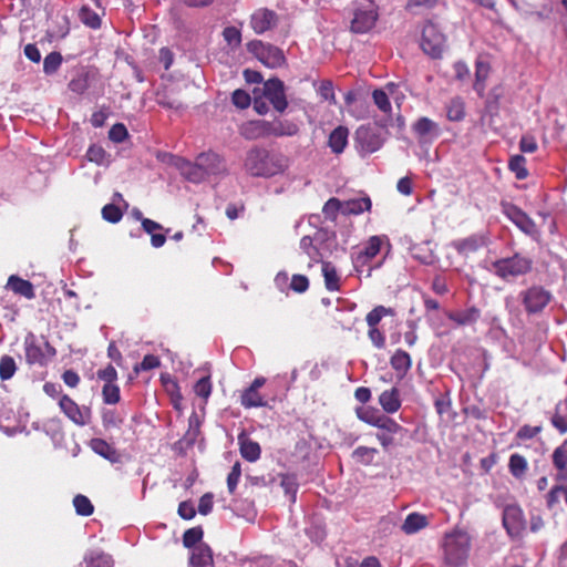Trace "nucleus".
<instances>
[{
  "label": "nucleus",
  "instance_id": "f257e3e1",
  "mask_svg": "<svg viewBox=\"0 0 567 567\" xmlns=\"http://www.w3.org/2000/svg\"><path fill=\"white\" fill-rule=\"evenodd\" d=\"M243 167L251 177L270 178L286 172L289 158L279 151L255 145L246 152Z\"/></svg>",
  "mask_w": 567,
  "mask_h": 567
},
{
  "label": "nucleus",
  "instance_id": "f03ea898",
  "mask_svg": "<svg viewBox=\"0 0 567 567\" xmlns=\"http://www.w3.org/2000/svg\"><path fill=\"white\" fill-rule=\"evenodd\" d=\"M298 132L299 127L295 122L281 118H275L272 121H249L240 127L241 136L249 141L268 138L271 136H293Z\"/></svg>",
  "mask_w": 567,
  "mask_h": 567
},
{
  "label": "nucleus",
  "instance_id": "7ed1b4c3",
  "mask_svg": "<svg viewBox=\"0 0 567 567\" xmlns=\"http://www.w3.org/2000/svg\"><path fill=\"white\" fill-rule=\"evenodd\" d=\"M444 559L453 567L465 565L471 550V536L467 532L455 529L445 535L444 538Z\"/></svg>",
  "mask_w": 567,
  "mask_h": 567
},
{
  "label": "nucleus",
  "instance_id": "20e7f679",
  "mask_svg": "<svg viewBox=\"0 0 567 567\" xmlns=\"http://www.w3.org/2000/svg\"><path fill=\"white\" fill-rule=\"evenodd\" d=\"M533 268V260L519 252H515L512 257L496 259L492 262L493 274L502 280L511 279L527 275Z\"/></svg>",
  "mask_w": 567,
  "mask_h": 567
},
{
  "label": "nucleus",
  "instance_id": "39448f33",
  "mask_svg": "<svg viewBox=\"0 0 567 567\" xmlns=\"http://www.w3.org/2000/svg\"><path fill=\"white\" fill-rule=\"evenodd\" d=\"M24 354L28 364L45 367L56 355V350L44 336L30 332L24 338Z\"/></svg>",
  "mask_w": 567,
  "mask_h": 567
},
{
  "label": "nucleus",
  "instance_id": "423d86ee",
  "mask_svg": "<svg viewBox=\"0 0 567 567\" xmlns=\"http://www.w3.org/2000/svg\"><path fill=\"white\" fill-rule=\"evenodd\" d=\"M248 50L266 66L276 69L286 63V58L281 49L270 43H264L260 40H254L248 43Z\"/></svg>",
  "mask_w": 567,
  "mask_h": 567
},
{
  "label": "nucleus",
  "instance_id": "0eeeda50",
  "mask_svg": "<svg viewBox=\"0 0 567 567\" xmlns=\"http://www.w3.org/2000/svg\"><path fill=\"white\" fill-rule=\"evenodd\" d=\"M445 47V35L437 25L427 21L422 29L421 48L431 58H441Z\"/></svg>",
  "mask_w": 567,
  "mask_h": 567
},
{
  "label": "nucleus",
  "instance_id": "6e6552de",
  "mask_svg": "<svg viewBox=\"0 0 567 567\" xmlns=\"http://www.w3.org/2000/svg\"><path fill=\"white\" fill-rule=\"evenodd\" d=\"M502 213L524 234L528 236L538 235V228L535 221L518 206L503 200L501 203Z\"/></svg>",
  "mask_w": 567,
  "mask_h": 567
},
{
  "label": "nucleus",
  "instance_id": "1a4fd4ad",
  "mask_svg": "<svg viewBox=\"0 0 567 567\" xmlns=\"http://www.w3.org/2000/svg\"><path fill=\"white\" fill-rule=\"evenodd\" d=\"M522 302L527 313H538L550 302L551 293L539 286H533L520 292Z\"/></svg>",
  "mask_w": 567,
  "mask_h": 567
},
{
  "label": "nucleus",
  "instance_id": "9d476101",
  "mask_svg": "<svg viewBox=\"0 0 567 567\" xmlns=\"http://www.w3.org/2000/svg\"><path fill=\"white\" fill-rule=\"evenodd\" d=\"M354 140L358 150L363 154L374 153L383 145L381 134L370 125H361L358 127Z\"/></svg>",
  "mask_w": 567,
  "mask_h": 567
},
{
  "label": "nucleus",
  "instance_id": "9b49d317",
  "mask_svg": "<svg viewBox=\"0 0 567 567\" xmlns=\"http://www.w3.org/2000/svg\"><path fill=\"white\" fill-rule=\"evenodd\" d=\"M378 17V7L373 2L358 8L351 21V31L354 33L368 32L375 25Z\"/></svg>",
  "mask_w": 567,
  "mask_h": 567
},
{
  "label": "nucleus",
  "instance_id": "f8f14e48",
  "mask_svg": "<svg viewBox=\"0 0 567 567\" xmlns=\"http://www.w3.org/2000/svg\"><path fill=\"white\" fill-rule=\"evenodd\" d=\"M264 96L272 104L277 112L282 113L288 106L285 84L278 78L269 79L264 83Z\"/></svg>",
  "mask_w": 567,
  "mask_h": 567
},
{
  "label": "nucleus",
  "instance_id": "ddd939ff",
  "mask_svg": "<svg viewBox=\"0 0 567 567\" xmlns=\"http://www.w3.org/2000/svg\"><path fill=\"white\" fill-rule=\"evenodd\" d=\"M488 238L483 234H473L466 238L453 240L451 247L457 251L458 255L467 258L486 247Z\"/></svg>",
  "mask_w": 567,
  "mask_h": 567
},
{
  "label": "nucleus",
  "instance_id": "4468645a",
  "mask_svg": "<svg viewBox=\"0 0 567 567\" xmlns=\"http://www.w3.org/2000/svg\"><path fill=\"white\" fill-rule=\"evenodd\" d=\"M266 383L264 377H257L251 384L245 389L240 395V404L246 409L266 406L267 402L259 393V389Z\"/></svg>",
  "mask_w": 567,
  "mask_h": 567
},
{
  "label": "nucleus",
  "instance_id": "2eb2a0df",
  "mask_svg": "<svg viewBox=\"0 0 567 567\" xmlns=\"http://www.w3.org/2000/svg\"><path fill=\"white\" fill-rule=\"evenodd\" d=\"M355 414L362 422L375 426L378 429L389 430L395 429L390 417L372 406H360L355 409Z\"/></svg>",
  "mask_w": 567,
  "mask_h": 567
},
{
  "label": "nucleus",
  "instance_id": "dca6fc26",
  "mask_svg": "<svg viewBox=\"0 0 567 567\" xmlns=\"http://www.w3.org/2000/svg\"><path fill=\"white\" fill-rule=\"evenodd\" d=\"M278 16L267 8L257 9L250 17V27L257 34L265 33L276 27Z\"/></svg>",
  "mask_w": 567,
  "mask_h": 567
},
{
  "label": "nucleus",
  "instance_id": "f3484780",
  "mask_svg": "<svg viewBox=\"0 0 567 567\" xmlns=\"http://www.w3.org/2000/svg\"><path fill=\"white\" fill-rule=\"evenodd\" d=\"M59 406L65 416L74 424L83 426L89 422L90 412H83L79 404L68 394L60 396Z\"/></svg>",
  "mask_w": 567,
  "mask_h": 567
},
{
  "label": "nucleus",
  "instance_id": "a211bd4d",
  "mask_svg": "<svg viewBox=\"0 0 567 567\" xmlns=\"http://www.w3.org/2000/svg\"><path fill=\"white\" fill-rule=\"evenodd\" d=\"M197 158L206 176L220 175L227 172L225 159L215 152L200 153Z\"/></svg>",
  "mask_w": 567,
  "mask_h": 567
},
{
  "label": "nucleus",
  "instance_id": "6ab92c4d",
  "mask_svg": "<svg viewBox=\"0 0 567 567\" xmlns=\"http://www.w3.org/2000/svg\"><path fill=\"white\" fill-rule=\"evenodd\" d=\"M503 525L511 536H519L525 527L522 511L515 506L506 507L503 514Z\"/></svg>",
  "mask_w": 567,
  "mask_h": 567
},
{
  "label": "nucleus",
  "instance_id": "aec40b11",
  "mask_svg": "<svg viewBox=\"0 0 567 567\" xmlns=\"http://www.w3.org/2000/svg\"><path fill=\"white\" fill-rule=\"evenodd\" d=\"M382 243V237L371 236L363 245L362 249L355 255L354 264L357 266L370 264L380 254Z\"/></svg>",
  "mask_w": 567,
  "mask_h": 567
},
{
  "label": "nucleus",
  "instance_id": "412c9836",
  "mask_svg": "<svg viewBox=\"0 0 567 567\" xmlns=\"http://www.w3.org/2000/svg\"><path fill=\"white\" fill-rule=\"evenodd\" d=\"M239 452L244 460L254 463L260 458L261 447L258 442L251 440L245 432L238 434Z\"/></svg>",
  "mask_w": 567,
  "mask_h": 567
},
{
  "label": "nucleus",
  "instance_id": "4be33fe9",
  "mask_svg": "<svg viewBox=\"0 0 567 567\" xmlns=\"http://www.w3.org/2000/svg\"><path fill=\"white\" fill-rule=\"evenodd\" d=\"M446 317L458 327L475 324L481 318V310L472 306L464 310L447 311Z\"/></svg>",
  "mask_w": 567,
  "mask_h": 567
},
{
  "label": "nucleus",
  "instance_id": "5701e85b",
  "mask_svg": "<svg viewBox=\"0 0 567 567\" xmlns=\"http://www.w3.org/2000/svg\"><path fill=\"white\" fill-rule=\"evenodd\" d=\"M390 422L393 423L395 429L389 427V430L379 429V432L375 434L377 440L380 442L383 450H388L390 446L395 444V437L399 436L403 439L408 430L400 425L395 420L390 417Z\"/></svg>",
  "mask_w": 567,
  "mask_h": 567
},
{
  "label": "nucleus",
  "instance_id": "b1692460",
  "mask_svg": "<svg viewBox=\"0 0 567 567\" xmlns=\"http://www.w3.org/2000/svg\"><path fill=\"white\" fill-rule=\"evenodd\" d=\"M7 287L16 295L24 297L25 299H34L35 291L31 281L25 280L17 275H11L8 279Z\"/></svg>",
  "mask_w": 567,
  "mask_h": 567
},
{
  "label": "nucleus",
  "instance_id": "393cba45",
  "mask_svg": "<svg viewBox=\"0 0 567 567\" xmlns=\"http://www.w3.org/2000/svg\"><path fill=\"white\" fill-rule=\"evenodd\" d=\"M429 525V518L426 515L414 512L410 513L404 519L401 529L406 535H412L421 529L425 528Z\"/></svg>",
  "mask_w": 567,
  "mask_h": 567
},
{
  "label": "nucleus",
  "instance_id": "a878e982",
  "mask_svg": "<svg viewBox=\"0 0 567 567\" xmlns=\"http://www.w3.org/2000/svg\"><path fill=\"white\" fill-rule=\"evenodd\" d=\"M379 403L385 413L392 414L401 408L400 392L396 388L383 391L379 396Z\"/></svg>",
  "mask_w": 567,
  "mask_h": 567
},
{
  "label": "nucleus",
  "instance_id": "bb28decb",
  "mask_svg": "<svg viewBox=\"0 0 567 567\" xmlns=\"http://www.w3.org/2000/svg\"><path fill=\"white\" fill-rule=\"evenodd\" d=\"M178 167L184 177L192 183H200L207 177L202 166H199V161L197 157L194 163L183 159Z\"/></svg>",
  "mask_w": 567,
  "mask_h": 567
},
{
  "label": "nucleus",
  "instance_id": "cd10ccee",
  "mask_svg": "<svg viewBox=\"0 0 567 567\" xmlns=\"http://www.w3.org/2000/svg\"><path fill=\"white\" fill-rule=\"evenodd\" d=\"M491 73V65L488 62L477 59L475 62V82L474 90L482 97L486 89V80Z\"/></svg>",
  "mask_w": 567,
  "mask_h": 567
},
{
  "label": "nucleus",
  "instance_id": "c85d7f7f",
  "mask_svg": "<svg viewBox=\"0 0 567 567\" xmlns=\"http://www.w3.org/2000/svg\"><path fill=\"white\" fill-rule=\"evenodd\" d=\"M90 447L100 456L110 461L111 463H116L120 461V454L115 447L109 444L103 439H92L90 441Z\"/></svg>",
  "mask_w": 567,
  "mask_h": 567
},
{
  "label": "nucleus",
  "instance_id": "c756f323",
  "mask_svg": "<svg viewBox=\"0 0 567 567\" xmlns=\"http://www.w3.org/2000/svg\"><path fill=\"white\" fill-rule=\"evenodd\" d=\"M190 564L193 567H214L210 547L206 544L195 547L190 557Z\"/></svg>",
  "mask_w": 567,
  "mask_h": 567
},
{
  "label": "nucleus",
  "instance_id": "7c9ffc66",
  "mask_svg": "<svg viewBox=\"0 0 567 567\" xmlns=\"http://www.w3.org/2000/svg\"><path fill=\"white\" fill-rule=\"evenodd\" d=\"M349 131L346 126L336 127L329 135L328 144L334 154H341L348 144Z\"/></svg>",
  "mask_w": 567,
  "mask_h": 567
},
{
  "label": "nucleus",
  "instance_id": "2f4dec72",
  "mask_svg": "<svg viewBox=\"0 0 567 567\" xmlns=\"http://www.w3.org/2000/svg\"><path fill=\"white\" fill-rule=\"evenodd\" d=\"M321 270L326 289L329 291H339L341 285L336 266L330 261H321Z\"/></svg>",
  "mask_w": 567,
  "mask_h": 567
},
{
  "label": "nucleus",
  "instance_id": "473e14b6",
  "mask_svg": "<svg viewBox=\"0 0 567 567\" xmlns=\"http://www.w3.org/2000/svg\"><path fill=\"white\" fill-rule=\"evenodd\" d=\"M372 203L369 196L353 198L343 202V215H359L371 209Z\"/></svg>",
  "mask_w": 567,
  "mask_h": 567
},
{
  "label": "nucleus",
  "instance_id": "72a5a7b5",
  "mask_svg": "<svg viewBox=\"0 0 567 567\" xmlns=\"http://www.w3.org/2000/svg\"><path fill=\"white\" fill-rule=\"evenodd\" d=\"M299 247L301 251L310 259L308 262V268H311L317 262L323 261L321 251L313 244V239L310 236H303L300 239Z\"/></svg>",
  "mask_w": 567,
  "mask_h": 567
},
{
  "label": "nucleus",
  "instance_id": "f704fd0d",
  "mask_svg": "<svg viewBox=\"0 0 567 567\" xmlns=\"http://www.w3.org/2000/svg\"><path fill=\"white\" fill-rule=\"evenodd\" d=\"M390 363L392 369L400 375L406 374V372L411 369L412 360L410 354L402 350L398 349L390 359Z\"/></svg>",
  "mask_w": 567,
  "mask_h": 567
},
{
  "label": "nucleus",
  "instance_id": "c9c22d12",
  "mask_svg": "<svg viewBox=\"0 0 567 567\" xmlns=\"http://www.w3.org/2000/svg\"><path fill=\"white\" fill-rule=\"evenodd\" d=\"M446 116L450 121L458 122L465 117V103L462 97H453L446 105Z\"/></svg>",
  "mask_w": 567,
  "mask_h": 567
},
{
  "label": "nucleus",
  "instance_id": "e433bc0d",
  "mask_svg": "<svg viewBox=\"0 0 567 567\" xmlns=\"http://www.w3.org/2000/svg\"><path fill=\"white\" fill-rule=\"evenodd\" d=\"M280 486L284 488L285 494L289 495L290 503H295L299 487L297 476L295 474L289 473L281 474Z\"/></svg>",
  "mask_w": 567,
  "mask_h": 567
},
{
  "label": "nucleus",
  "instance_id": "4c0bfd02",
  "mask_svg": "<svg viewBox=\"0 0 567 567\" xmlns=\"http://www.w3.org/2000/svg\"><path fill=\"white\" fill-rule=\"evenodd\" d=\"M511 474L516 478H522L528 468L526 458L520 454H512L508 462Z\"/></svg>",
  "mask_w": 567,
  "mask_h": 567
},
{
  "label": "nucleus",
  "instance_id": "58836bf2",
  "mask_svg": "<svg viewBox=\"0 0 567 567\" xmlns=\"http://www.w3.org/2000/svg\"><path fill=\"white\" fill-rule=\"evenodd\" d=\"M413 130L420 137H424L430 134H434V135L439 134L437 124L425 116L420 117L415 122Z\"/></svg>",
  "mask_w": 567,
  "mask_h": 567
},
{
  "label": "nucleus",
  "instance_id": "ea45409f",
  "mask_svg": "<svg viewBox=\"0 0 567 567\" xmlns=\"http://www.w3.org/2000/svg\"><path fill=\"white\" fill-rule=\"evenodd\" d=\"M508 167L515 174V177L519 181H523L528 176L526 159L523 155L512 156L508 162Z\"/></svg>",
  "mask_w": 567,
  "mask_h": 567
},
{
  "label": "nucleus",
  "instance_id": "a19ab883",
  "mask_svg": "<svg viewBox=\"0 0 567 567\" xmlns=\"http://www.w3.org/2000/svg\"><path fill=\"white\" fill-rule=\"evenodd\" d=\"M377 454L378 450L375 447L358 446L353 451L352 457L360 464L370 465L373 463Z\"/></svg>",
  "mask_w": 567,
  "mask_h": 567
},
{
  "label": "nucleus",
  "instance_id": "79ce46f5",
  "mask_svg": "<svg viewBox=\"0 0 567 567\" xmlns=\"http://www.w3.org/2000/svg\"><path fill=\"white\" fill-rule=\"evenodd\" d=\"M86 567H112V556L102 551L91 553L85 558Z\"/></svg>",
  "mask_w": 567,
  "mask_h": 567
},
{
  "label": "nucleus",
  "instance_id": "37998d69",
  "mask_svg": "<svg viewBox=\"0 0 567 567\" xmlns=\"http://www.w3.org/2000/svg\"><path fill=\"white\" fill-rule=\"evenodd\" d=\"M392 315L393 309L386 308L384 306H377L367 315L365 321L369 328H374L378 327L383 317Z\"/></svg>",
  "mask_w": 567,
  "mask_h": 567
},
{
  "label": "nucleus",
  "instance_id": "c03bdc74",
  "mask_svg": "<svg viewBox=\"0 0 567 567\" xmlns=\"http://www.w3.org/2000/svg\"><path fill=\"white\" fill-rule=\"evenodd\" d=\"M63 62L62 54L58 51L49 53L43 60V72L47 75L54 74Z\"/></svg>",
  "mask_w": 567,
  "mask_h": 567
},
{
  "label": "nucleus",
  "instance_id": "a18cd8bd",
  "mask_svg": "<svg viewBox=\"0 0 567 567\" xmlns=\"http://www.w3.org/2000/svg\"><path fill=\"white\" fill-rule=\"evenodd\" d=\"M73 505L78 515L90 516L94 512V506L85 495L78 494L73 498Z\"/></svg>",
  "mask_w": 567,
  "mask_h": 567
},
{
  "label": "nucleus",
  "instance_id": "49530a36",
  "mask_svg": "<svg viewBox=\"0 0 567 567\" xmlns=\"http://www.w3.org/2000/svg\"><path fill=\"white\" fill-rule=\"evenodd\" d=\"M80 20L92 29H99L101 27V19L99 14L89 7H83L79 13Z\"/></svg>",
  "mask_w": 567,
  "mask_h": 567
},
{
  "label": "nucleus",
  "instance_id": "de8ad7c7",
  "mask_svg": "<svg viewBox=\"0 0 567 567\" xmlns=\"http://www.w3.org/2000/svg\"><path fill=\"white\" fill-rule=\"evenodd\" d=\"M204 535V530L200 526L188 528L183 534V545L186 548H192L198 544Z\"/></svg>",
  "mask_w": 567,
  "mask_h": 567
},
{
  "label": "nucleus",
  "instance_id": "09e8293b",
  "mask_svg": "<svg viewBox=\"0 0 567 567\" xmlns=\"http://www.w3.org/2000/svg\"><path fill=\"white\" fill-rule=\"evenodd\" d=\"M372 99H373L374 104L378 106V109L381 112H383L385 114H391V112H392L391 102L389 100L388 94L382 89H375L372 92Z\"/></svg>",
  "mask_w": 567,
  "mask_h": 567
},
{
  "label": "nucleus",
  "instance_id": "8fccbe9b",
  "mask_svg": "<svg viewBox=\"0 0 567 567\" xmlns=\"http://www.w3.org/2000/svg\"><path fill=\"white\" fill-rule=\"evenodd\" d=\"M339 212L343 214V202L336 197L329 198L322 208L323 215L331 220L337 218Z\"/></svg>",
  "mask_w": 567,
  "mask_h": 567
},
{
  "label": "nucleus",
  "instance_id": "3c124183",
  "mask_svg": "<svg viewBox=\"0 0 567 567\" xmlns=\"http://www.w3.org/2000/svg\"><path fill=\"white\" fill-rule=\"evenodd\" d=\"M86 158L97 165H104L107 159V153L101 145L92 144L85 154Z\"/></svg>",
  "mask_w": 567,
  "mask_h": 567
},
{
  "label": "nucleus",
  "instance_id": "603ef678",
  "mask_svg": "<svg viewBox=\"0 0 567 567\" xmlns=\"http://www.w3.org/2000/svg\"><path fill=\"white\" fill-rule=\"evenodd\" d=\"M224 41L233 49H237L241 44V32L236 27H226L223 30Z\"/></svg>",
  "mask_w": 567,
  "mask_h": 567
},
{
  "label": "nucleus",
  "instance_id": "864d4df0",
  "mask_svg": "<svg viewBox=\"0 0 567 567\" xmlns=\"http://www.w3.org/2000/svg\"><path fill=\"white\" fill-rule=\"evenodd\" d=\"M17 370L16 361L10 355H3L0 359V379L9 380L11 379Z\"/></svg>",
  "mask_w": 567,
  "mask_h": 567
},
{
  "label": "nucleus",
  "instance_id": "5fc2aeb1",
  "mask_svg": "<svg viewBox=\"0 0 567 567\" xmlns=\"http://www.w3.org/2000/svg\"><path fill=\"white\" fill-rule=\"evenodd\" d=\"M199 424L197 419L193 420L189 419V426L183 439L181 440V443L184 444L186 447H190L195 444L197 441V437L199 435Z\"/></svg>",
  "mask_w": 567,
  "mask_h": 567
},
{
  "label": "nucleus",
  "instance_id": "6e6d98bb",
  "mask_svg": "<svg viewBox=\"0 0 567 567\" xmlns=\"http://www.w3.org/2000/svg\"><path fill=\"white\" fill-rule=\"evenodd\" d=\"M103 401L106 404H116L120 399V388L115 383L104 384L102 389Z\"/></svg>",
  "mask_w": 567,
  "mask_h": 567
},
{
  "label": "nucleus",
  "instance_id": "4d7b16f0",
  "mask_svg": "<svg viewBox=\"0 0 567 567\" xmlns=\"http://www.w3.org/2000/svg\"><path fill=\"white\" fill-rule=\"evenodd\" d=\"M102 217L106 221L115 224L122 219L123 213L118 206L114 204H107L102 208Z\"/></svg>",
  "mask_w": 567,
  "mask_h": 567
},
{
  "label": "nucleus",
  "instance_id": "13d9d810",
  "mask_svg": "<svg viewBox=\"0 0 567 567\" xmlns=\"http://www.w3.org/2000/svg\"><path fill=\"white\" fill-rule=\"evenodd\" d=\"M194 392L197 396L207 401L212 393V382L209 377L200 378L194 385Z\"/></svg>",
  "mask_w": 567,
  "mask_h": 567
},
{
  "label": "nucleus",
  "instance_id": "bf43d9fd",
  "mask_svg": "<svg viewBox=\"0 0 567 567\" xmlns=\"http://www.w3.org/2000/svg\"><path fill=\"white\" fill-rule=\"evenodd\" d=\"M231 102L236 107L245 110L251 104V97L245 90L237 89L231 94Z\"/></svg>",
  "mask_w": 567,
  "mask_h": 567
},
{
  "label": "nucleus",
  "instance_id": "052dcab7",
  "mask_svg": "<svg viewBox=\"0 0 567 567\" xmlns=\"http://www.w3.org/2000/svg\"><path fill=\"white\" fill-rule=\"evenodd\" d=\"M240 476H241V465L239 462H236L231 466V470L227 476V488L230 494L235 493L238 482L240 480Z\"/></svg>",
  "mask_w": 567,
  "mask_h": 567
},
{
  "label": "nucleus",
  "instance_id": "680f3d73",
  "mask_svg": "<svg viewBox=\"0 0 567 567\" xmlns=\"http://www.w3.org/2000/svg\"><path fill=\"white\" fill-rule=\"evenodd\" d=\"M128 137V131L123 123L112 125L109 131V138L114 143H122Z\"/></svg>",
  "mask_w": 567,
  "mask_h": 567
},
{
  "label": "nucleus",
  "instance_id": "e2e57ef3",
  "mask_svg": "<svg viewBox=\"0 0 567 567\" xmlns=\"http://www.w3.org/2000/svg\"><path fill=\"white\" fill-rule=\"evenodd\" d=\"M553 463L559 472L567 468V449L565 446L557 447L553 453Z\"/></svg>",
  "mask_w": 567,
  "mask_h": 567
},
{
  "label": "nucleus",
  "instance_id": "0e129e2a",
  "mask_svg": "<svg viewBox=\"0 0 567 567\" xmlns=\"http://www.w3.org/2000/svg\"><path fill=\"white\" fill-rule=\"evenodd\" d=\"M100 380L104 381L105 384L115 383L117 380V371L112 364H107L104 369H100L96 372Z\"/></svg>",
  "mask_w": 567,
  "mask_h": 567
},
{
  "label": "nucleus",
  "instance_id": "69168bd1",
  "mask_svg": "<svg viewBox=\"0 0 567 567\" xmlns=\"http://www.w3.org/2000/svg\"><path fill=\"white\" fill-rule=\"evenodd\" d=\"M368 337L375 348H385V336L378 327L369 328Z\"/></svg>",
  "mask_w": 567,
  "mask_h": 567
},
{
  "label": "nucleus",
  "instance_id": "338daca9",
  "mask_svg": "<svg viewBox=\"0 0 567 567\" xmlns=\"http://www.w3.org/2000/svg\"><path fill=\"white\" fill-rule=\"evenodd\" d=\"M290 288L298 293H302L308 290L309 280L305 275H293L291 278Z\"/></svg>",
  "mask_w": 567,
  "mask_h": 567
},
{
  "label": "nucleus",
  "instance_id": "774afa93",
  "mask_svg": "<svg viewBox=\"0 0 567 567\" xmlns=\"http://www.w3.org/2000/svg\"><path fill=\"white\" fill-rule=\"evenodd\" d=\"M177 513L183 519L189 520L195 517L196 509L190 501H184L179 503Z\"/></svg>",
  "mask_w": 567,
  "mask_h": 567
}]
</instances>
